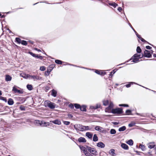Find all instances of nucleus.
I'll list each match as a JSON object with an SVG mask.
<instances>
[{
	"label": "nucleus",
	"mask_w": 156,
	"mask_h": 156,
	"mask_svg": "<svg viewBox=\"0 0 156 156\" xmlns=\"http://www.w3.org/2000/svg\"><path fill=\"white\" fill-rule=\"evenodd\" d=\"M100 105H98L94 108V109H97V108H100Z\"/></svg>",
	"instance_id": "864d4df0"
},
{
	"label": "nucleus",
	"mask_w": 156,
	"mask_h": 156,
	"mask_svg": "<svg viewBox=\"0 0 156 156\" xmlns=\"http://www.w3.org/2000/svg\"><path fill=\"white\" fill-rule=\"evenodd\" d=\"M95 72L96 73L101 75H102L103 73V72L102 71H99L97 70H95Z\"/></svg>",
	"instance_id": "7c9ffc66"
},
{
	"label": "nucleus",
	"mask_w": 156,
	"mask_h": 156,
	"mask_svg": "<svg viewBox=\"0 0 156 156\" xmlns=\"http://www.w3.org/2000/svg\"><path fill=\"white\" fill-rule=\"evenodd\" d=\"M12 90L15 93H18L20 94L23 93V91L22 90H18L15 86L13 87Z\"/></svg>",
	"instance_id": "6e6552de"
},
{
	"label": "nucleus",
	"mask_w": 156,
	"mask_h": 156,
	"mask_svg": "<svg viewBox=\"0 0 156 156\" xmlns=\"http://www.w3.org/2000/svg\"><path fill=\"white\" fill-rule=\"evenodd\" d=\"M97 146L98 147L103 148L105 147V144L103 143L100 142L97 144Z\"/></svg>",
	"instance_id": "ddd939ff"
},
{
	"label": "nucleus",
	"mask_w": 156,
	"mask_h": 156,
	"mask_svg": "<svg viewBox=\"0 0 156 156\" xmlns=\"http://www.w3.org/2000/svg\"><path fill=\"white\" fill-rule=\"evenodd\" d=\"M83 126L80 124H76L74 125V128L77 131H83Z\"/></svg>",
	"instance_id": "7ed1b4c3"
},
{
	"label": "nucleus",
	"mask_w": 156,
	"mask_h": 156,
	"mask_svg": "<svg viewBox=\"0 0 156 156\" xmlns=\"http://www.w3.org/2000/svg\"><path fill=\"white\" fill-rule=\"evenodd\" d=\"M126 114L129 115L131 114V111L130 110H127L126 111Z\"/></svg>",
	"instance_id": "c03bdc74"
},
{
	"label": "nucleus",
	"mask_w": 156,
	"mask_h": 156,
	"mask_svg": "<svg viewBox=\"0 0 156 156\" xmlns=\"http://www.w3.org/2000/svg\"><path fill=\"white\" fill-rule=\"evenodd\" d=\"M113 107V103L110 102L109 105V106L108 107L106 108L105 109V111L107 112H110V110H112V108Z\"/></svg>",
	"instance_id": "423d86ee"
},
{
	"label": "nucleus",
	"mask_w": 156,
	"mask_h": 156,
	"mask_svg": "<svg viewBox=\"0 0 156 156\" xmlns=\"http://www.w3.org/2000/svg\"><path fill=\"white\" fill-rule=\"evenodd\" d=\"M68 116L69 118H72L73 117V115L71 114H68Z\"/></svg>",
	"instance_id": "6e6d98bb"
},
{
	"label": "nucleus",
	"mask_w": 156,
	"mask_h": 156,
	"mask_svg": "<svg viewBox=\"0 0 156 156\" xmlns=\"http://www.w3.org/2000/svg\"><path fill=\"white\" fill-rule=\"evenodd\" d=\"M87 150L91 154L94 155H96L97 154V152L95 149L94 148L87 146Z\"/></svg>",
	"instance_id": "39448f33"
},
{
	"label": "nucleus",
	"mask_w": 156,
	"mask_h": 156,
	"mask_svg": "<svg viewBox=\"0 0 156 156\" xmlns=\"http://www.w3.org/2000/svg\"><path fill=\"white\" fill-rule=\"evenodd\" d=\"M69 107L72 108H74V106L72 104H70L69 105Z\"/></svg>",
	"instance_id": "5fc2aeb1"
},
{
	"label": "nucleus",
	"mask_w": 156,
	"mask_h": 156,
	"mask_svg": "<svg viewBox=\"0 0 156 156\" xmlns=\"http://www.w3.org/2000/svg\"><path fill=\"white\" fill-rule=\"evenodd\" d=\"M30 54L33 57L37 58H39L41 59H43V57L42 56L40 55H37L34 54L31 52H30Z\"/></svg>",
	"instance_id": "9d476101"
},
{
	"label": "nucleus",
	"mask_w": 156,
	"mask_h": 156,
	"mask_svg": "<svg viewBox=\"0 0 156 156\" xmlns=\"http://www.w3.org/2000/svg\"><path fill=\"white\" fill-rule=\"evenodd\" d=\"M136 50L138 53H140L141 51V50L139 46L137 47Z\"/></svg>",
	"instance_id": "e433bc0d"
},
{
	"label": "nucleus",
	"mask_w": 156,
	"mask_h": 156,
	"mask_svg": "<svg viewBox=\"0 0 156 156\" xmlns=\"http://www.w3.org/2000/svg\"><path fill=\"white\" fill-rule=\"evenodd\" d=\"M21 43L22 44L25 45H26L27 44V42L26 41L24 40H22Z\"/></svg>",
	"instance_id": "ea45409f"
},
{
	"label": "nucleus",
	"mask_w": 156,
	"mask_h": 156,
	"mask_svg": "<svg viewBox=\"0 0 156 156\" xmlns=\"http://www.w3.org/2000/svg\"><path fill=\"white\" fill-rule=\"evenodd\" d=\"M1 16V13H0V16Z\"/></svg>",
	"instance_id": "774afa93"
},
{
	"label": "nucleus",
	"mask_w": 156,
	"mask_h": 156,
	"mask_svg": "<svg viewBox=\"0 0 156 156\" xmlns=\"http://www.w3.org/2000/svg\"><path fill=\"white\" fill-rule=\"evenodd\" d=\"M80 110L82 111H86V107L84 105H83L80 107Z\"/></svg>",
	"instance_id": "bb28decb"
},
{
	"label": "nucleus",
	"mask_w": 156,
	"mask_h": 156,
	"mask_svg": "<svg viewBox=\"0 0 156 156\" xmlns=\"http://www.w3.org/2000/svg\"><path fill=\"white\" fill-rule=\"evenodd\" d=\"M153 56L154 57H156V54H153Z\"/></svg>",
	"instance_id": "680f3d73"
},
{
	"label": "nucleus",
	"mask_w": 156,
	"mask_h": 156,
	"mask_svg": "<svg viewBox=\"0 0 156 156\" xmlns=\"http://www.w3.org/2000/svg\"><path fill=\"white\" fill-rule=\"evenodd\" d=\"M141 55L140 54H135L133 57L130 59V60L133 59V62L135 63L137 62H139V59L141 58Z\"/></svg>",
	"instance_id": "f03ea898"
},
{
	"label": "nucleus",
	"mask_w": 156,
	"mask_h": 156,
	"mask_svg": "<svg viewBox=\"0 0 156 156\" xmlns=\"http://www.w3.org/2000/svg\"><path fill=\"white\" fill-rule=\"evenodd\" d=\"M84 154L86 156H93L91 154H90L87 151H86V152L84 153Z\"/></svg>",
	"instance_id": "a19ab883"
},
{
	"label": "nucleus",
	"mask_w": 156,
	"mask_h": 156,
	"mask_svg": "<svg viewBox=\"0 0 156 156\" xmlns=\"http://www.w3.org/2000/svg\"><path fill=\"white\" fill-rule=\"evenodd\" d=\"M156 145L154 142H150L148 144V147L150 149H152L154 148Z\"/></svg>",
	"instance_id": "f8f14e48"
},
{
	"label": "nucleus",
	"mask_w": 156,
	"mask_h": 156,
	"mask_svg": "<svg viewBox=\"0 0 156 156\" xmlns=\"http://www.w3.org/2000/svg\"><path fill=\"white\" fill-rule=\"evenodd\" d=\"M55 62L56 63L58 64H61L62 63V61L59 60H56Z\"/></svg>",
	"instance_id": "f704fd0d"
},
{
	"label": "nucleus",
	"mask_w": 156,
	"mask_h": 156,
	"mask_svg": "<svg viewBox=\"0 0 156 156\" xmlns=\"http://www.w3.org/2000/svg\"><path fill=\"white\" fill-rule=\"evenodd\" d=\"M83 131L85 130H90L91 129V128H90L89 126H83Z\"/></svg>",
	"instance_id": "412c9836"
},
{
	"label": "nucleus",
	"mask_w": 156,
	"mask_h": 156,
	"mask_svg": "<svg viewBox=\"0 0 156 156\" xmlns=\"http://www.w3.org/2000/svg\"><path fill=\"white\" fill-rule=\"evenodd\" d=\"M103 105L105 106L107 105L109 103V101L108 100L104 101H103Z\"/></svg>",
	"instance_id": "c9c22d12"
},
{
	"label": "nucleus",
	"mask_w": 156,
	"mask_h": 156,
	"mask_svg": "<svg viewBox=\"0 0 156 156\" xmlns=\"http://www.w3.org/2000/svg\"><path fill=\"white\" fill-rule=\"evenodd\" d=\"M20 109L21 110H25V108L23 106H21L20 107Z\"/></svg>",
	"instance_id": "603ef678"
},
{
	"label": "nucleus",
	"mask_w": 156,
	"mask_h": 156,
	"mask_svg": "<svg viewBox=\"0 0 156 156\" xmlns=\"http://www.w3.org/2000/svg\"><path fill=\"white\" fill-rule=\"evenodd\" d=\"M8 103L9 105H12L14 104V101L12 98H9L8 101Z\"/></svg>",
	"instance_id": "6ab92c4d"
},
{
	"label": "nucleus",
	"mask_w": 156,
	"mask_h": 156,
	"mask_svg": "<svg viewBox=\"0 0 156 156\" xmlns=\"http://www.w3.org/2000/svg\"><path fill=\"white\" fill-rule=\"evenodd\" d=\"M52 122L53 123L58 125H60L61 124V122L58 120H55L52 121Z\"/></svg>",
	"instance_id": "f3484780"
},
{
	"label": "nucleus",
	"mask_w": 156,
	"mask_h": 156,
	"mask_svg": "<svg viewBox=\"0 0 156 156\" xmlns=\"http://www.w3.org/2000/svg\"><path fill=\"white\" fill-rule=\"evenodd\" d=\"M110 5L113 6L114 7H115L118 5L115 3H112L111 4H110Z\"/></svg>",
	"instance_id": "de8ad7c7"
},
{
	"label": "nucleus",
	"mask_w": 156,
	"mask_h": 156,
	"mask_svg": "<svg viewBox=\"0 0 156 156\" xmlns=\"http://www.w3.org/2000/svg\"><path fill=\"white\" fill-rule=\"evenodd\" d=\"M57 92L54 90H53L51 91V95L54 97L56 96Z\"/></svg>",
	"instance_id": "5701e85b"
},
{
	"label": "nucleus",
	"mask_w": 156,
	"mask_h": 156,
	"mask_svg": "<svg viewBox=\"0 0 156 156\" xmlns=\"http://www.w3.org/2000/svg\"><path fill=\"white\" fill-rule=\"evenodd\" d=\"M55 66V64H52L50 65L48 68L47 71L45 72L46 73H48V75H49L50 72L52 70Z\"/></svg>",
	"instance_id": "0eeeda50"
},
{
	"label": "nucleus",
	"mask_w": 156,
	"mask_h": 156,
	"mask_svg": "<svg viewBox=\"0 0 156 156\" xmlns=\"http://www.w3.org/2000/svg\"><path fill=\"white\" fill-rule=\"evenodd\" d=\"M146 48L148 49H150L151 48V47L149 46H147L146 47Z\"/></svg>",
	"instance_id": "4d7b16f0"
},
{
	"label": "nucleus",
	"mask_w": 156,
	"mask_h": 156,
	"mask_svg": "<svg viewBox=\"0 0 156 156\" xmlns=\"http://www.w3.org/2000/svg\"><path fill=\"white\" fill-rule=\"evenodd\" d=\"M122 8L121 7H119L118 9V10L120 11V12H121L122 10Z\"/></svg>",
	"instance_id": "bf43d9fd"
},
{
	"label": "nucleus",
	"mask_w": 156,
	"mask_h": 156,
	"mask_svg": "<svg viewBox=\"0 0 156 156\" xmlns=\"http://www.w3.org/2000/svg\"><path fill=\"white\" fill-rule=\"evenodd\" d=\"M35 50H37V51H41V50H39V49H38H38H37V48H35Z\"/></svg>",
	"instance_id": "052dcab7"
},
{
	"label": "nucleus",
	"mask_w": 156,
	"mask_h": 156,
	"mask_svg": "<svg viewBox=\"0 0 156 156\" xmlns=\"http://www.w3.org/2000/svg\"><path fill=\"white\" fill-rule=\"evenodd\" d=\"M102 128L98 126H96L95 127V129L97 131H101L102 130Z\"/></svg>",
	"instance_id": "393cba45"
},
{
	"label": "nucleus",
	"mask_w": 156,
	"mask_h": 156,
	"mask_svg": "<svg viewBox=\"0 0 156 156\" xmlns=\"http://www.w3.org/2000/svg\"><path fill=\"white\" fill-rule=\"evenodd\" d=\"M42 125L41 126H46L49 125L48 123L44 121H42Z\"/></svg>",
	"instance_id": "c85d7f7f"
},
{
	"label": "nucleus",
	"mask_w": 156,
	"mask_h": 156,
	"mask_svg": "<svg viewBox=\"0 0 156 156\" xmlns=\"http://www.w3.org/2000/svg\"><path fill=\"white\" fill-rule=\"evenodd\" d=\"M30 42L32 44H33V42L31 41V42Z\"/></svg>",
	"instance_id": "338daca9"
},
{
	"label": "nucleus",
	"mask_w": 156,
	"mask_h": 156,
	"mask_svg": "<svg viewBox=\"0 0 156 156\" xmlns=\"http://www.w3.org/2000/svg\"><path fill=\"white\" fill-rule=\"evenodd\" d=\"M63 122L66 125H68L70 124V122L68 121H64Z\"/></svg>",
	"instance_id": "8fccbe9b"
},
{
	"label": "nucleus",
	"mask_w": 156,
	"mask_h": 156,
	"mask_svg": "<svg viewBox=\"0 0 156 156\" xmlns=\"http://www.w3.org/2000/svg\"><path fill=\"white\" fill-rule=\"evenodd\" d=\"M119 105L120 106H122L126 107H128V105H126V104H120V105Z\"/></svg>",
	"instance_id": "3c124183"
},
{
	"label": "nucleus",
	"mask_w": 156,
	"mask_h": 156,
	"mask_svg": "<svg viewBox=\"0 0 156 156\" xmlns=\"http://www.w3.org/2000/svg\"><path fill=\"white\" fill-rule=\"evenodd\" d=\"M42 121H41L39 120H36L35 121V123L36 124H38V125L41 126L42 125Z\"/></svg>",
	"instance_id": "b1692460"
},
{
	"label": "nucleus",
	"mask_w": 156,
	"mask_h": 156,
	"mask_svg": "<svg viewBox=\"0 0 156 156\" xmlns=\"http://www.w3.org/2000/svg\"><path fill=\"white\" fill-rule=\"evenodd\" d=\"M121 146L122 148L125 150H128L129 148L128 145L124 143H122L121 145Z\"/></svg>",
	"instance_id": "4468645a"
},
{
	"label": "nucleus",
	"mask_w": 156,
	"mask_h": 156,
	"mask_svg": "<svg viewBox=\"0 0 156 156\" xmlns=\"http://www.w3.org/2000/svg\"><path fill=\"white\" fill-rule=\"evenodd\" d=\"M140 40H141L143 41V42H145L146 41L145 40H144L143 38H142L141 37H140Z\"/></svg>",
	"instance_id": "13d9d810"
},
{
	"label": "nucleus",
	"mask_w": 156,
	"mask_h": 156,
	"mask_svg": "<svg viewBox=\"0 0 156 156\" xmlns=\"http://www.w3.org/2000/svg\"><path fill=\"white\" fill-rule=\"evenodd\" d=\"M16 41L19 43H21L22 40L19 38H16Z\"/></svg>",
	"instance_id": "37998d69"
},
{
	"label": "nucleus",
	"mask_w": 156,
	"mask_h": 156,
	"mask_svg": "<svg viewBox=\"0 0 156 156\" xmlns=\"http://www.w3.org/2000/svg\"><path fill=\"white\" fill-rule=\"evenodd\" d=\"M2 94V91L1 90H0V96Z\"/></svg>",
	"instance_id": "0e129e2a"
},
{
	"label": "nucleus",
	"mask_w": 156,
	"mask_h": 156,
	"mask_svg": "<svg viewBox=\"0 0 156 156\" xmlns=\"http://www.w3.org/2000/svg\"><path fill=\"white\" fill-rule=\"evenodd\" d=\"M12 77L9 75H6L5 76V80L7 81H10L11 80Z\"/></svg>",
	"instance_id": "aec40b11"
},
{
	"label": "nucleus",
	"mask_w": 156,
	"mask_h": 156,
	"mask_svg": "<svg viewBox=\"0 0 156 156\" xmlns=\"http://www.w3.org/2000/svg\"><path fill=\"white\" fill-rule=\"evenodd\" d=\"M74 106H75V107L76 108H80V105L79 104H74Z\"/></svg>",
	"instance_id": "49530a36"
},
{
	"label": "nucleus",
	"mask_w": 156,
	"mask_h": 156,
	"mask_svg": "<svg viewBox=\"0 0 156 156\" xmlns=\"http://www.w3.org/2000/svg\"><path fill=\"white\" fill-rule=\"evenodd\" d=\"M0 100H3L5 101V102H7V100L5 98L2 97H0Z\"/></svg>",
	"instance_id": "79ce46f5"
},
{
	"label": "nucleus",
	"mask_w": 156,
	"mask_h": 156,
	"mask_svg": "<svg viewBox=\"0 0 156 156\" xmlns=\"http://www.w3.org/2000/svg\"><path fill=\"white\" fill-rule=\"evenodd\" d=\"M129 24L130 25V26H131V28H132V29L136 33V35L137 36V37H138L140 39V36L139 35V34H138V33H136V32L135 31V30L134 29H133V28L132 27V26L130 25V23H129Z\"/></svg>",
	"instance_id": "4c0bfd02"
},
{
	"label": "nucleus",
	"mask_w": 156,
	"mask_h": 156,
	"mask_svg": "<svg viewBox=\"0 0 156 156\" xmlns=\"http://www.w3.org/2000/svg\"><path fill=\"white\" fill-rule=\"evenodd\" d=\"M135 122H131L129 124L128 126L129 127H132L135 124Z\"/></svg>",
	"instance_id": "72a5a7b5"
},
{
	"label": "nucleus",
	"mask_w": 156,
	"mask_h": 156,
	"mask_svg": "<svg viewBox=\"0 0 156 156\" xmlns=\"http://www.w3.org/2000/svg\"><path fill=\"white\" fill-rule=\"evenodd\" d=\"M126 143L130 146H132L133 144V142L132 140L130 139L128 141H127Z\"/></svg>",
	"instance_id": "4be33fe9"
},
{
	"label": "nucleus",
	"mask_w": 156,
	"mask_h": 156,
	"mask_svg": "<svg viewBox=\"0 0 156 156\" xmlns=\"http://www.w3.org/2000/svg\"><path fill=\"white\" fill-rule=\"evenodd\" d=\"M144 56L145 57L150 58L151 56V55L149 51L145 50L144 52Z\"/></svg>",
	"instance_id": "1a4fd4ad"
},
{
	"label": "nucleus",
	"mask_w": 156,
	"mask_h": 156,
	"mask_svg": "<svg viewBox=\"0 0 156 156\" xmlns=\"http://www.w3.org/2000/svg\"><path fill=\"white\" fill-rule=\"evenodd\" d=\"M31 78L33 79L34 80H40L41 79V78L38 76H29Z\"/></svg>",
	"instance_id": "9b49d317"
},
{
	"label": "nucleus",
	"mask_w": 156,
	"mask_h": 156,
	"mask_svg": "<svg viewBox=\"0 0 156 156\" xmlns=\"http://www.w3.org/2000/svg\"><path fill=\"white\" fill-rule=\"evenodd\" d=\"M80 149L81 150V151H82L83 153L84 154L85 153L86 151H87V148H86L85 147L83 146H80Z\"/></svg>",
	"instance_id": "a211bd4d"
},
{
	"label": "nucleus",
	"mask_w": 156,
	"mask_h": 156,
	"mask_svg": "<svg viewBox=\"0 0 156 156\" xmlns=\"http://www.w3.org/2000/svg\"><path fill=\"white\" fill-rule=\"evenodd\" d=\"M140 148L141 149L142 151H144L145 150V147L144 145L140 144Z\"/></svg>",
	"instance_id": "2f4dec72"
},
{
	"label": "nucleus",
	"mask_w": 156,
	"mask_h": 156,
	"mask_svg": "<svg viewBox=\"0 0 156 156\" xmlns=\"http://www.w3.org/2000/svg\"><path fill=\"white\" fill-rule=\"evenodd\" d=\"M112 72H111L110 73L109 75L111 76L112 75Z\"/></svg>",
	"instance_id": "e2e57ef3"
},
{
	"label": "nucleus",
	"mask_w": 156,
	"mask_h": 156,
	"mask_svg": "<svg viewBox=\"0 0 156 156\" xmlns=\"http://www.w3.org/2000/svg\"><path fill=\"white\" fill-rule=\"evenodd\" d=\"M112 112L113 113L121 114L123 112L121 108L112 109Z\"/></svg>",
	"instance_id": "20e7f679"
},
{
	"label": "nucleus",
	"mask_w": 156,
	"mask_h": 156,
	"mask_svg": "<svg viewBox=\"0 0 156 156\" xmlns=\"http://www.w3.org/2000/svg\"><path fill=\"white\" fill-rule=\"evenodd\" d=\"M79 142H85L86 141V139L84 137H80L78 140Z\"/></svg>",
	"instance_id": "dca6fc26"
},
{
	"label": "nucleus",
	"mask_w": 156,
	"mask_h": 156,
	"mask_svg": "<svg viewBox=\"0 0 156 156\" xmlns=\"http://www.w3.org/2000/svg\"><path fill=\"white\" fill-rule=\"evenodd\" d=\"M126 129V127L125 126H123L122 127L119 128V131L121 132L125 130Z\"/></svg>",
	"instance_id": "a878e982"
},
{
	"label": "nucleus",
	"mask_w": 156,
	"mask_h": 156,
	"mask_svg": "<svg viewBox=\"0 0 156 156\" xmlns=\"http://www.w3.org/2000/svg\"><path fill=\"white\" fill-rule=\"evenodd\" d=\"M45 73L46 75L48 76L49 75H48V73Z\"/></svg>",
	"instance_id": "69168bd1"
},
{
	"label": "nucleus",
	"mask_w": 156,
	"mask_h": 156,
	"mask_svg": "<svg viewBox=\"0 0 156 156\" xmlns=\"http://www.w3.org/2000/svg\"><path fill=\"white\" fill-rule=\"evenodd\" d=\"M86 135L89 139H92L93 136V134L90 132L86 133Z\"/></svg>",
	"instance_id": "2eb2a0df"
},
{
	"label": "nucleus",
	"mask_w": 156,
	"mask_h": 156,
	"mask_svg": "<svg viewBox=\"0 0 156 156\" xmlns=\"http://www.w3.org/2000/svg\"><path fill=\"white\" fill-rule=\"evenodd\" d=\"M27 87L28 89L29 90H31L33 89V87L31 85L28 84Z\"/></svg>",
	"instance_id": "c756f323"
},
{
	"label": "nucleus",
	"mask_w": 156,
	"mask_h": 156,
	"mask_svg": "<svg viewBox=\"0 0 156 156\" xmlns=\"http://www.w3.org/2000/svg\"><path fill=\"white\" fill-rule=\"evenodd\" d=\"M98 140V138L96 134H95L94 135V136L93 137V140L94 141H97Z\"/></svg>",
	"instance_id": "cd10ccee"
},
{
	"label": "nucleus",
	"mask_w": 156,
	"mask_h": 156,
	"mask_svg": "<svg viewBox=\"0 0 156 156\" xmlns=\"http://www.w3.org/2000/svg\"><path fill=\"white\" fill-rule=\"evenodd\" d=\"M44 104L45 107H48L51 109H54L55 107V104L54 103L48 101H45Z\"/></svg>",
	"instance_id": "f257e3e1"
},
{
	"label": "nucleus",
	"mask_w": 156,
	"mask_h": 156,
	"mask_svg": "<svg viewBox=\"0 0 156 156\" xmlns=\"http://www.w3.org/2000/svg\"><path fill=\"white\" fill-rule=\"evenodd\" d=\"M109 153L114 156L115 154V150L113 149L110 150L109 151Z\"/></svg>",
	"instance_id": "473e14b6"
},
{
	"label": "nucleus",
	"mask_w": 156,
	"mask_h": 156,
	"mask_svg": "<svg viewBox=\"0 0 156 156\" xmlns=\"http://www.w3.org/2000/svg\"><path fill=\"white\" fill-rule=\"evenodd\" d=\"M133 83V82H130L129 84H126L125 86L126 87L128 88L130 87L131 86V84H132Z\"/></svg>",
	"instance_id": "a18cd8bd"
},
{
	"label": "nucleus",
	"mask_w": 156,
	"mask_h": 156,
	"mask_svg": "<svg viewBox=\"0 0 156 156\" xmlns=\"http://www.w3.org/2000/svg\"><path fill=\"white\" fill-rule=\"evenodd\" d=\"M116 131L114 129H111V130H110V133L112 134H115L116 133Z\"/></svg>",
	"instance_id": "58836bf2"
},
{
	"label": "nucleus",
	"mask_w": 156,
	"mask_h": 156,
	"mask_svg": "<svg viewBox=\"0 0 156 156\" xmlns=\"http://www.w3.org/2000/svg\"><path fill=\"white\" fill-rule=\"evenodd\" d=\"M45 68L44 66H41L40 68V70L41 71H43L45 70Z\"/></svg>",
	"instance_id": "09e8293b"
}]
</instances>
